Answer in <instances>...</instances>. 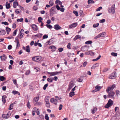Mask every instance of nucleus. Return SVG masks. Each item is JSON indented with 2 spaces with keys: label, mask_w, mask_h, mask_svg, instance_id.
Here are the masks:
<instances>
[{
  "label": "nucleus",
  "mask_w": 120,
  "mask_h": 120,
  "mask_svg": "<svg viewBox=\"0 0 120 120\" xmlns=\"http://www.w3.org/2000/svg\"><path fill=\"white\" fill-rule=\"evenodd\" d=\"M39 99V96L38 97H37L36 98H35L34 99V101L35 102H36L38 101Z\"/></svg>",
  "instance_id": "48"
},
{
  "label": "nucleus",
  "mask_w": 120,
  "mask_h": 120,
  "mask_svg": "<svg viewBox=\"0 0 120 120\" xmlns=\"http://www.w3.org/2000/svg\"><path fill=\"white\" fill-rule=\"evenodd\" d=\"M56 4H57L61 5L62 4V3L60 0H56Z\"/></svg>",
  "instance_id": "30"
},
{
  "label": "nucleus",
  "mask_w": 120,
  "mask_h": 120,
  "mask_svg": "<svg viewBox=\"0 0 120 120\" xmlns=\"http://www.w3.org/2000/svg\"><path fill=\"white\" fill-rule=\"evenodd\" d=\"M99 66V64L98 63H96L94 64L92 66L91 68L92 69H94L98 67Z\"/></svg>",
  "instance_id": "17"
},
{
  "label": "nucleus",
  "mask_w": 120,
  "mask_h": 120,
  "mask_svg": "<svg viewBox=\"0 0 120 120\" xmlns=\"http://www.w3.org/2000/svg\"><path fill=\"white\" fill-rule=\"evenodd\" d=\"M48 84H45L44 86L43 89L44 90H45L46 88V87L48 86Z\"/></svg>",
  "instance_id": "58"
},
{
  "label": "nucleus",
  "mask_w": 120,
  "mask_h": 120,
  "mask_svg": "<svg viewBox=\"0 0 120 120\" xmlns=\"http://www.w3.org/2000/svg\"><path fill=\"white\" fill-rule=\"evenodd\" d=\"M50 101L51 102L54 104L55 105L57 104V101L56 99L53 98H52L50 100Z\"/></svg>",
  "instance_id": "12"
},
{
  "label": "nucleus",
  "mask_w": 120,
  "mask_h": 120,
  "mask_svg": "<svg viewBox=\"0 0 120 120\" xmlns=\"http://www.w3.org/2000/svg\"><path fill=\"white\" fill-rule=\"evenodd\" d=\"M95 88L96 89L98 90V91L101 88V87L98 86H97L95 87Z\"/></svg>",
  "instance_id": "41"
},
{
  "label": "nucleus",
  "mask_w": 120,
  "mask_h": 120,
  "mask_svg": "<svg viewBox=\"0 0 120 120\" xmlns=\"http://www.w3.org/2000/svg\"><path fill=\"white\" fill-rule=\"evenodd\" d=\"M11 114V112L9 111V112H8L7 114L6 115H7V117H8V118L10 116Z\"/></svg>",
  "instance_id": "42"
},
{
  "label": "nucleus",
  "mask_w": 120,
  "mask_h": 120,
  "mask_svg": "<svg viewBox=\"0 0 120 120\" xmlns=\"http://www.w3.org/2000/svg\"><path fill=\"white\" fill-rule=\"evenodd\" d=\"M26 51L28 52H30V47L29 45H27L26 47Z\"/></svg>",
  "instance_id": "26"
},
{
  "label": "nucleus",
  "mask_w": 120,
  "mask_h": 120,
  "mask_svg": "<svg viewBox=\"0 0 120 120\" xmlns=\"http://www.w3.org/2000/svg\"><path fill=\"white\" fill-rule=\"evenodd\" d=\"M88 3L89 4H93L94 3V2L93 0H88Z\"/></svg>",
  "instance_id": "39"
},
{
  "label": "nucleus",
  "mask_w": 120,
  "mask_h": 120,
  "mask_svg": "<svg viewBox=\"0 0 120 120\" xmlns=\"http://www.w3.org/2000/svg\"><path fill=\"white\" fill-rule=\"evenodd\" d=\"M45 119L46 120H49V118L47 114H46L45 115Z\"/></svg>",
  "instance_id": "45"
},
{
  "label": "nucleus",
  "mask_w": 120,
  "mask_h": 120,
  "mask_svg": "<svg viewBox=\"0 0 120 120\" xmlns=\"http://www.w3.org/2000/svg\"><path fill=\"white\" fill-rule=\"evenodd\" d=\"M107 93L108 94L107 95L108 97L110 98H114V96L115 94V93L113 91H110Z\"/></svg>",
  "instance_id": "4"
},
{
  "label": "nucleus",
  "mask_w": 120,
  "mask_h": 120,
  "mask_svg": "<svg viewBox=\"0 0 120 120\" xmlns=\"http://www.w3.org/2000/svg\"><path fill=\"white\" fill-rule=\"evenodd\" d=\"M49 48L51 49L53 51H55L56 49V47L55 46L53 45L50 46Z\"/></svg>",
  "instance_id": "24"
},
{
  "label": "nucleus",
  "mask_w": 120,
  "mask_h": 120,
  "mask_svg": "<svg viewBox=\"0 0 120 120\" xmlns=\"http://www.w3.org/2000/svg\"><path fill=\"white\" fill-rule=\"evenodd\" d=\"M73 13L76 16H78V12L77 11H74L73 12Z\"/></svg>",
  "instance_id": "49"
},
{
  "label": "nucleus",
  "mask_w": 120,
  "mask_h": 120,
  "mask_svg": "<svg viewBox=\"0 0 120 120\" xmlns=\"http://www.w3.org/2000/svg\"><path fill=\"white\" fill-rule=\"evenodd\" d=\"M105 19H102L100 20L99 21V22L100 23H103L105 22Z\"/></svg>",
  "instance_id": "57"
},
{
  "label": "nucleus",
  "mask_w": 120,
  "mask_h": 120,
  "mask_svg": "<svg viewBox=\"0 0 120 120\" xmlns=\"http://www.w3.org/2000/svg\"><path fill=\"white\" fill-rule=\"evenodd\" d=\"M2 24H4L6 25H8V23L6 22H2Z\"/></svg>",
  "instance_id": "62"
},
{
  "label": "nucleus",
  "mask_w": 120,
  "mask_h": 120,
  "mask_svg": "<svg viewBox=\"0 0 120 120\" xmlns=\"http://www.w3.org/2000/svg\"><path fill=\"white\" fill-rule=\"evenodd\" d=\"M32 27L33 29L35 31H36L38 30V27L37 26L35 25H32Z\"/></svg>",
  "instance_id": "19"
},
{
  "label": "nucleus",
  "mask_w": 120,
  "mask_h": 120,
  "mask_svg": "<svg viewBox=\"0 0 120 120\" xmlns=\"http://www.w3.org/2000/svg\"><path fill=\"white\" fill-rule=\"evenodd\" d=\"M63 107V105L62 104H60V105L59 107V109L60 110H61L62 108Z\"/></svg>",
  "instance_id": "64"
},
{
  "label": "nucleus",
  "mask_w": 120,
  "mask_h": 120,
  "mask_svg": "<svg viewBox=\"0 0 120 120\" xmlns=\"http://www.w3.org/2000/svg\"><path fill=\"white\" fill-rule=\"evenodd\" d=\"M24 30L23 29H22L20 31V35L18 36L19 38L20 39L22 38L24 34Z\"/></svg>",
  "instance_id": "10"
},
{
  "label": "nucleus",
  "mask_w": 120,
  "mask_h": 120,
  "mask_svg": "<svg viewBox=\"0 0 120 120\" xmlns=\"http://www.w3.org/2000/svg\"><path fill=\"white\" fill-rule=\"evenodd\" d=\"M69 96L70 97H72L75 95L74 92L71 91L69 94Z\"/></svg>",
  "instance_id": "34"
},
{
  "label": "nucleus",
  "mask_w": 120,
  "mask_h": 120,
  "mask_svg": "<svg viewBox=\"0 0 120 120\" xmlns=\"http://www.w3.org/2000/svg\"><path fill=\"white\" fill-rule=\"evenodd\" d=\"M115 87V85L113 84L111 86H109L107 88L106 91L107 92H109L112 91L114 88Z\"/></svg>",
  "instance_id": "7"
},
{
  "label": "nucleus",
  "mask_w": 120,
  "mask_h": 120,
  "mask_svg": "<svg viewBox=\"0 0 120 120\" xmlns=\"http://www.w3.org/2000/svg\"><path fill=\"white\" fill-rule=\"evenodd\" d=\"M46 26L48 28L50 29L52 28V26L51 25H48V24H46Z\"/></svg>",
  "instance_id": "52"
},
{
  "label": "nucleus",
  "mask_w": 120,
  "mask_h": 120,
  "mask_svg": "<svg viewBox=\"0 0 120 120\" xmlns=\"http://www.w3.org/2000/svg\"><path fill=\"white\" fill-rule=\"evenodd\" d=\"M86 47H82L81 48V50L82 51H85L86 50Z\"/></svg>",
  "instance_id": "51"
},
{
  "label": "nucleus",
  "mask_w": 120,
  "mask_h": 120,
  "mask_svg": "<svg viewBox=\"0 0 120 120\" xmlns=\"http://www.w3.org/2000/svg\"><path fill=\"white\" fill-rule=\"evenodd\" d=\"M6 8H9L10 7V4L8 3L7 2H6Z\"/></svg>",
  "instance_id": "29"
},
{
  "label": "nucleus",
  "mask_w": 120,
  "mask_h": 120,
  "mask_svg": "<svg viewBox=\"0 0 120 120\" xmlns=\"http://www.w3.org/2000/svg\"><path fill=\"white\" fill-rule=\"evenodd\" d=\"M74 84L72 82H70L69 85L68 89L69 90H70L74 86Z\"/></svg>",
  "instance_id": "16"
},
{
  "label": "nucleus",
  "mask_w": 120,
  "mask_h": 120,
  "mask_svg": "<svg viewBox=\"0 0 120 120\" xmlns=\"http://www.w3.org/2000/svg\"><path fill=\"white\" fill-rule=\"evenodd\" d=\"M49 97L46 96L45 97V105L48 108H49L50 106L49 101Z\"/></svg>",
  "instance_id": "2"
},
{
  "label": "nucleus",
  "mask_w": 120,
  "mask_h": 120,
  "mask_svg": "<svg viewBox=\"0 0 120 120\" xmlns=\"http://www.w3.org/2000/svg\"><path fill=\"white\" fill-rule=\"evenodd\" d=\"M0 58L2 61H5L7 59V57L4 54H3L2 56H1Z\"/></svg>",
  "instance_id": "14"
},
{
  "label": "nucleus",
  "mask_w": 120,
  "mask_h": 120,
  "mask_svg": "<svg viewBox=\"0 0 120 120\" xmlns=\"http://www.w3.org/2000/svg\"><path fill=\"white\" fill-rule=\"evenodd\" d=\"M92 42L91 41H86L85 42V44H91Z\"/></svg>",
  "instance_id": "56"
},
{
  "label": "nucleus",
  "mask_w": 120,
  "mask_h": 120,
  "mask_svg": "<svg viewBox=\"0 0 120 120\" xmlns=\"http://www.w3.org/2000/svg\"><path fill=\"white\" fill-rule=\"evenodd\" d=\"M6 31L7 32V34H9V32H10L11 31V29L8 27H6Z\"/></svg>",
  "instance_id": "28"
},
{
  "label": "nucleus",
  "mask_w": 120,
  "mask_h": 120,
  "mask_svg": "<svg viewBox=\"0 0 120 120\" xmlns=\"http://www.w3.org/2000/svg\"><path fill=\"white\" fill-rule=\"evenodd\" d=\"M101 55H99V56L98 57L96 58L95 59H93V60L92 61H96L98 60L100 58H101Z\"/></svg>",
  "instance_id": "37"
},
{
  "label": "nucleus",
  "mask_w": 120,
  "mask_h": 120,
  "mask_svg": "<svg viewBox=\"0 0 120 120\" xmlns=\"http://www.w3.org/2000/svg\"><path fill=\"white\" fill-rule=\"evenodd\" d=\"M23 18H21L20 19H18L17 20V22H19V21L20 22H22L23 21Z\"/></svg>",
  "instance_id": "59"
},
{
  "label": "nucleus",
  "mask_w": 120,
  "mask_h": 120,
  "mask_svg": "<svg viewBox=\"0 0 120 120\" xmlns=\"http://www.w3.org/2000/svg\"><path fill=\"white\" fill-rule=\"evenodd\" d=\"M5 34V32L4 30H0V35H4Z\"/></svg>",
  "instance_id": "31"
},
{
  "label": "nucleus",
  "mask_w": 120,
  "mask_h": 120,
  "mask_svg": "<svg viewBox=\"0 0 120 120\" xmlns=\"http://www.w3.org/2000/svg\"><path fill=\"white\" fill-rule=\"evenodd\" d=\"M113 102L111 99H110L108 101V102L105 106V107L106 108H108L111 106L113 104Z\"/></svg>",
  "instance_id": "3"
},
{
  "label": "nucleus",
  "mask_w": 120,
  "mask_h": 120,
  "mask_svg": "<svg viewBox=\"0 0 120 120\" xmlns=\"http://www.w3.org/2000/svg\"><path fill=\"white\" fill-rule=\"evenodd\" d=\"M42 35L43 34H42L39 33L36 35L35 36L37 37L40 38H41Z\"/></svg>",
  "instance_id": "35"
},
{
  "label": "nucleus",
  "mask_w": 120,
  "mask_h": 120,
  "mask_svg": "<svg viewBox=\"0 0 120 120\" xmlns=\"http://www.w3.org/2000/svg\"><path fill=\"white\" fill-rule=\"evenodd\" d=\"M17 31V29H16L14 30L13 34V36H15L16 35Z\"/></svg>",
  "instance_id": "47"
},
{
  "label": "nucleus",
  "mask_w": 120,
  "mask_h": 120,
  "mask_svg": "<svg viewBox=\"0 0 120 120\" xmlns=\"http://www.w3.org/2000/svg\"><path fill=\"white\" fill-rule=\"evenodd\" d=\"M2 116L3 118H4L7 119L8 118L7 115L5 114H3L2 115Z\"/></svg>",
  "instance_id": "55"
},
{
  "label": "nucleus",
  "mask_w": 120,
  "mask_h": 120,
  "mask_svg": "<svg viewBox=\"0 0 120 120\" xmlns=\"http://www.w3.org/2000/svg\"><path fill=\"white\" fill-rule=\"evenodd\" d=\"M77 23H73L69 26V28H72L73 27H75L77 26Z\"/></svg>",
  "instance_id": "13"
},
{
  "label": "nucleus",
  "mask_w": 120,
  "mask_h": 120,
  "mask_svg": "<svg viewBox=\"0 0 120 120\" xmlns=\"http://www.w3.org/2000/svg\"><path fill=\"white\" fill-rule=\"evenodd\" d=\"M77 80L79 82H82V81L83 79L82 78H80L78 79Z\"/></svg>",
  "instance_id": "61"
},
{
  "label": "nucleus",
  "mask_w": 120,
  "mask_h": 120,
  "mask_svg": "<svg viewBox=\"0 0 120 120\" xmlns=\"http://www.w3.org/2000/svg\"><path fill=\"white\" fill-rule=\"evenodd\" d=\"M54 28L56 30H57L60 29L61 27L58 24H56L54 26Z\"/></svg>",
  "instance_id": "15"
},
{
  "label": "nucleus",
  "mask_w": 120,
  "mask_h": 120,
  "mask_svg": "<svg viewBox=\"0 0 120 120\" xmlns=\"http://www.w3.org/2000/svg\"><path fill=\"white\" fill-rule=\"evenodd\" d=\"M116 72H115L112 73L109 76V78L111 79H113L116 77Z\"/></svg>",
  "instance_id": "9"
},
{
  "label": "nucleus",
  "mask_w": 120,
  "mask_h": 120,
  "mask_svg": "<svg viewBox=\"0 0 120 120\" xmlns=\"http://www.w3.org/2000/svg\"><path fill=\"white\" fill-rule=\"evenodd\" d=\"M2 101L4 103H5L6 102L5 98H7L6 95H4L2 96Z\"/></svg>",
  "instance_id": "22"
},
{
  "label": "nucleus",
  "mask_w": 120,
  "mask_h": 120,
  "mask_svg": "<svg viewBox=\"0 0 120 120\" xmlns=\"http://www.w3.org/2000/svg\"><path fill=\"white\" fill-rule=\"evenodd\" d=\"M12 93L14 95L18 94L19 95H20V93L18 91H16L13 90L12 91Z\"/></svg>",
  "instance_id": "25"
},
{
  "label": "nucleus",
  "mask_w": 120,
  "mask_h": 120,
  "mask_svg": "<svg viewBox=\"0 0 120 120\" xmlns=\"http://www.w3.org/2000/svg\"><path fill=\"white\" fill-rule=\"evenodd\" d=\"M81 39V37L79 35H76L75 38L73 39V40L74 41H75L78 39Z\"/></svg>",
  "instance_id": "18"
},
{
  "label": "nucleus",
  "mask_w": 120,
  "mask_h": 120,
  "mask_svg": "<svg viewBox=\"0 0 120 120\" xmlns=\"http://www.w3.org/2000/svg\"><path fill=\"white\" fill-rule=\"evenodd\" d=\"M48 37V35H45L43 37V39H44L46 38H47Z\"/></svg>",
  "instance_id": "60"
},
{
  "label": "nucleus",
  "mask_w": 120,
  "mask_h": 120,
  "mask_svg": "<svg viewBox=\"0 0 120 120\" xmlns=\"http://www.w3.org/2000/svg\"><path fill=\"white\" fill-rule=\"evenodd\" d=\"M12 48L11 45H9L8 47V50H10Z\"/></svg>",
  "instance_id": "63"
},
{
  "label": "nucleus",
  "mask_w": 120,
  "mask_h": 120,
  "mask_svg": "<svg viewBox=\"0 0 120 120\" xmlns=\"http://www.w3.org/2000/svg\"><path fill=\"white\" fill-rule=\"evenodd\" d=\"M111 54L112 56H116L117 55V53L114 52H112L111 53Z\"/></svg>",
  "instance_id": "44"
},
{
  "label": "nucleus",
  "mask_w": 120,
  "mask_h": 120,
  "mask_svg": "<svg viewBox=\"0 0 120 120\" xmlns=\"http://www.w3.org/2000/svg\"><path fill=\"white\" fill-rule=\"evenodd\" d=\"M99 25V23H97L96 24H94L93 25V27L94 28H96Z\"/></svg>",
  "instance_id": "46"
},
{
  "label": "nucleus",
  "mask_w": 120,
  "mask_h": 120,
  "mask_svg": "<svg viewBox=\"0 0 120 120\" xmlns=\"http://www.w3.org/2000/svg\"><path fill=\"white\" fill-rule=\"evenodd\" d=\"M15 42L17 43L16 45V48L17 49L18 48H19L20 46V44L19 42V40L17 38H15Z\"/></svg>",
  "instance_id": "11"
},
{
  "label": "nucleus",
  "mask_w": 120,
  "mask_h": 120,
  "mask_svg": "<svg viewBox=\"0 0 120 120\" xmlns=\"http://www.w3.org/2000/svg\"><path fill=\"white\" fill-rule=\"evenodd\" d=\"M38 119L40 120H43L44 119V116L43 115L41 114L39 116Z\"/></svg>",
  "instance_id": "20"
},
{
  "label": "nucleus",
  "mask_w": 120,
  "mask_h": 120,
  "mask_svg": "<svg viewBox=\"0 0 120 120\" xmlns=\"http://www.w3.org/2000/svg\"><path fill=\"white\" fill-rule=\"evenodd\" d=\"M27 106L29 109L30 108V104L29 101H28L27 103Z\"/></svg>",
  "instance_id": "50"
},
{
  "label": "nucleus",
  "mask_w": 120,
  "mask_h": 120,
  "mask_svg": "<svg viewBox=\"0 0 120 120\" xmlns=\"http://www.w3.org/2000/svg\"><path fill=\"white\" fill-rule=\"evenodd\" d=\"M85 53L86 55H90L91 56H92L94 55V53L92 51H89L86 52Z\"/></svg>",
  "instance_id": "23"
},
{
  "label": "nucleus",
  "mask_w": 120,
  "mask_h": 120,
  "mask_svg": "<svg viewBox=\"0 0 120 120\" xmlns=\"http://www.w3.org/2000/svg\"><path fill=\"white\" fill-rule=\"evenodd\" d=\"M71 45V43H69L67 46V48L69 49H71L70 47Z\"/></svg>",
  "instance_id": "53"
},
{
  "label": "nucleus",
  "mask_w": 120,
  "mask_h": 120,
  "mask_svg": "<svg viewBox=\"0 0 120 120\" xmlns=\"http://www.w3.org/2000/svg\"><path fill=\"white\" fill-rule=\"evenodd\" d=\"M62 72L61 71H60L59 72H48V74L50 75V76H54L57 75L58 74L62 73Z\"/></svg>",
  "instance_id": "5"
},
{
  "label": "nucleus",
  "mask_w": 120,
  "mask_h": 120,
  "mask_svg": "<svg viewBox=\"0 0 120 120\" xmlns=\"http://www.w3.org/2000/svg\"><path fill=\"white\" fill-rule=\"evenodd\" d=\"M32 60L36 62H38L41 59V57L40 56H36L32 58Z\"/></svg>",
  "instance_id": "6"
},
{
  "label": "nucleus",
  "mask_w": 120,
  "mask_h": 120,
  "mask_svg": "<svg viewBox=\"0 0 120 120\" xmlns=\"http://www.w3.org/2000/svg\"><path fill=\"white\" fill-rule=\"evenodd\" d=\"M115 4L112 5L111 7L109 8L108 9V12L109 13L111 12L112 14L115 13Z\"/></svg>",
  "instance_id": "1"
},
{
  "label": "nucleus",
  "mask_w": 120,
  "mask_h": 120,
  "mask_svg": "<svg viewBox=\"0 0 120 120\" xmlns=\"http://www.w3.org/2000/svg\"><path fill=\"white\" fill-rule=\"evenodd\" d=\"M120 118V113L118 112L116 115L115 116H113L112 118V120H117Z\"/></svg>",
  "instance_id": "8"
},
{
  "label": "nucleus",
  "mask_w": 120,
  "mask_h": 120,
  "mask_svg": "<svg viewBox=\"0 0 120 120\" xmlns=\"http://www.w3.org/2000/svg\"><path fill=\"white\" fill-rule=\"evenodd\" d=\"M43 19L41 17H39L38 18V20L39 22L40 23L42 22V20H43Z\"/></svg>",
  "instance_id": "43"
},
{
  "label": "nucleus",
  "mask_w": 120,
  "mask_h": 120,
  "mask_svg": "<svg viewBox=\"0 0 120 120\" xmlns=\"http://www.w3.org/2000/svg\"><path fill=\"white\" fill-rule=\"evenodd\" d=\"M47 80L48 82H51L53 81V78H48L47 79Z\"/></svg>",
  "instance_id": "38"
},
{
  "label": "nucleus",
  "mask_w": 120,
  "mask_h": 120,
  "mask_svg": "<svg viewBox=\"0 0 120 120\" xmlns=\"http://www.w3.org/2000/svg\"><path fill=\"white\" fill-rule=\"evenodd\" d=\"M18 4L17 0H15L13 3V6L14 8H16V6L18 5Z\"/></svg>",
  "instance_id": "21"
},
{
  "label": "nucleus",
  "mask_w": 120,
  "mask_h": 120,
  "mask_svg": "<svg viewBox=\"0 0 120 120\" xmlns=\"http://www.w3.org/2000/svg\"><path fill=\"white\" fill-rule=\"evenodd\" d=\"M79 14L80 16H84V15L83 12V11L82 10H80L79 11Z\"/></svg>",
  "instance_id": "27"
},
{
  "label": "nucleus",
  "mask_w": 120,
  "mask_h": 120,
  "mask_svg": "<svg viewBox=\"0 0 120 120\" xmlns=\"http://www.w3.org/2000/svg\"><path fill=\"white\" fill-rule=\"evenodd\" d=\"M0 80L1 81H3L6 79L3 76H1L0 78Z\"/></svg>",
  "instance_id": "40"
},
{
  "label": "nucleus",
  "mask_w": 120,
  "mask_h": 120,
  "mask_svg": "<svg viewBox=\"0 0 120 120\" xmlns=\"http://www.w3.org/2000/svg\"><path fill=\"white\" fill-rule=\"evenodd\" d=\"M64 49L63 48H60L58 49V50L59 52H61Z\"/></svg>",
  "instance_id": "54"
},
{
  "label": "nucleus",
  "mask_w": 120,
  "mask_h": 120,
  "mask_svg": "<svg viewBox=\"0 0 120 120\" xmlns=\"http://www.w3.org/2000/svg\"><path fill=\"white\" fill-rule=\"evenodd\" d=\"M100 35V37H103L106 35V33H103L99 34Z\"/></svg>",
  "instance_id": "36"
},
{
  "label": "nucleus",
  "mask_w": 120,
  "mask_h": 120,
  "mask_svg": "<svg viewBox=\"0 0 120 120\" xmlns=\"http://www.w3.org/2000/svg\"><path fill=\"white\" fill-rule=\"evenodd\" d=\"M14 104H15V103H13L10 104V105L8 109L9 110H11L12 109L13 107Z\"/></svg>",
  "instance_id": "33"
},
{
  "label": "nucleus",
  "mask_w": 120,
  "mask_h": 120,
  "mask_svg": "<svg viewBox=\"0 0 120 120\" xmlns=\"http://www.w3.org/2000/svg\"><path fill=\"white\" fill-rule=\"evenodd\" d=\"M97 110V108H94L93 109H92L91 110L92 113L94 114V113L95 111H96Z\"/></svg>",
  "instance_id": "32"
}]
</instances>
